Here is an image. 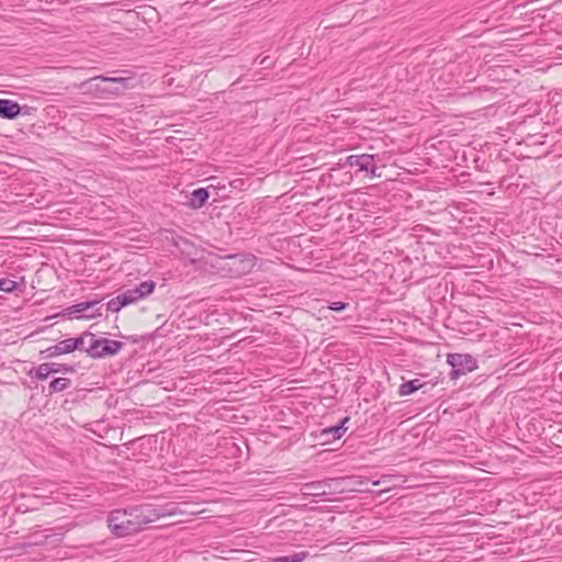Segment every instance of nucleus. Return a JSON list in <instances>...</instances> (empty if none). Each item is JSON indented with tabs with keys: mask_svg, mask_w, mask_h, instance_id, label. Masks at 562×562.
<instances>
[{
	"mask_svg": "<svg viewBox=\"0 0 562 562\" xmlns=\"http://www.w3.org/2000/svg\"><path fill=\"white\" fill-rule=\"evenodd\" d=\"M151 522L149 504L114 509L106 518L108 528L117 538L138 533Z\"/></svg>",
	"mask_w": 562,
	"mask_h": 562,
	"instance_id": "f257e3e1",
	"label": "nucleus"
},
{
	"mask_svg": "<svg viewBox=\"0 0 562 562\" xmlns=\"http://www.w3.org/2000/svg\"><path fill=\"white\" fill-rule=\"evenodd\" d=\"M130 78L106 77L103 75L90 78L81 83V88L87 92H93L99 95L120 94L130 88Z\"/></svg>",
	"mask_w": 562,
	"mask_h": 562,
	"instance_id": "f03ea898",
	"label": "nucleus"
},
{
	"mask_svg": "<svg viewBox=\"0 0 562 562\" xmlns=\"http://www.w3.org/2000/svg\"><path fill=\"white\" fill-rule=\"evenodd\" d=\"M124 344L104 337L97 338L94 334L89 335V346L85 349L86 353L92 359H101L104 357L117 355Z\"/></svg>",
	"mask_w": 562,
	"mask_h": 562,
	"instance_id": "7ed1b4c3",
	"label": "nucleus"
},
{
	"mask_svg": "<svg viewBox=\"0 0 562 562\" xmlns=\"http://www.w3.org/2000/svg\"><path fill=\"white\" fill-rule=\"evenodd\" d=\"M447 362L451 366L449 373L451 380H456L477 368L476 359L468 353H449Z\"/></svg>",
	"mask_w": 562,
	"mask_h": 562,
	"instance_id": "20e7f679",
	"label": "nucleus"
},
{
	"mask_svg": "<svg viewBox=\"0 0 562 562\" xmlns=\"http://www.w3.org/2000/svg\"><path fill=\"white\" fill-rule=\"evenodd\" d=\"M189 504L188 503H167L161 506H153L149 505V512L151 521L155 522L160 518L164 517H171V516H182L188 514H194V512L189 510L187 508Z\"/></svg>",
	"mask_w": 562,
	"mask_h": 562,
	"instance_id": "39448f33",
	"label": "nucleus"
},
{
	"mask_svg": "<svg viewBox=\"0 0 562 562\" xmlns=\"http://www.w3.org/2000/svg\"><path fill=\"white\" fill-rule=\"evenodd\" d=\"M387 476H383L382 480L371 481L374 486L380 485L386 481ZM370 479L367 476H346L336 479V484H342L341 491L348 490L350 492L366 493L370 492L368 487Z\"/></svg>",
	"mask_w": 562,
	"mask_h": 562,
	"instance_id": "423d86ee",
	"label": "nucleus"
},
{
	"mask_svg": "<svg viewBox=\"0 0 562 562\" xmlns=\"http://www.w3.org/2000/svg\"><path fill=\"white\" fill-rule=\"evenodd\" d=\"M346 165L349 167L357 168V171L368 172L371 178L380 177V173H376L378 169L375 166V159L373 155H350L346 159Z\"/></svg>",
	"mask_w": 562,
	"mask_h": 562,
	"instance_id": "0eeeda50",
	"label": "nucleus"
},
{
	"mask_svg": "<svg viewBox=\"0 0 562 562\" xmlns=\"http://www.w3.org/2000/svg\"><path fill=\"white\" fill-rule=\"evenodd\" d=\"M336 484V479L313 481L304 483L301 486V492L306 496L322 497L330 494L331 484Z\"/></svg>",
	"mask_w": 562,
	"mask_h": 562,
	"instance_id": "6e6552de",
	"label": "nucleus"
},
{
	"mask_svg": "<svg viewBox=\"0 0 562 562\" xmlns=\"http://www.w3.org/2000/svg\"><path fill=\"white\" fill-rule=\"evenodd\" d=\"M350 420L349 416L342 418L338 425L330 426L321 430L319 438L323 439V443H329L336 439H340L347 431L346 424Z\"/></svg>",
	"mask_w": 562,
	"mask_h": 562,
	"instance_id": "1a4fd4ad",
	"label": "nucleus"
},
{
	"mask_svg": "<svg viewBox=\"0 0 562 562\" xmlns=\"http://www.w3.org/2000/svg\"><path fill=\"white\" fill-rule=\"evenodd\" d=\"M89 335H90V331L86 330L82 334H80L78 337L67 338V339L59 341L63 353L66 355V353H71L75 350H80V351L85 350L83 346H85L87 338H89Z\"/></svg>",
	"mask_w": 562,
	"mask_h": 562,
	"instance_id": "9d476101",
	"label": "nucleus"
},
{
	"mask_svg": "<svg viewBox=\"0 0 562 562\" xmlns=\"http://www.w3.org/2000/svg\"><path fill=\"white\" fill-rule=\"evenodd\" d=\"M209 189L210 187L193 190L186 205L191 210H199L203 207L210 198Z\"/></svg>",
	"mask_w": 562,
	"mask_h": 562,
	"instance_id": "9b49d317",
	"label": "nucleus"
},
{
	"mask_svg": "<svg viewBox=\"0 0 562 562\" xmlns=\"http://www.w3.org/2000/svg\"><path fill=\"white\" fill-rule=\"evenodd\" d=\"M21 114V106L16 101L0 99V117L14 120Z\"/></svg>",
	"mask_w": 562,
	"mask_h": 562,
	"instance_id": "f8f14e48",
	"label": "nucleus"
},
{
	"mask_svg": "<svg viewBox=\"0 0 562 562\" xmlns=\"http://www.w3.org/2000/svg\"><path fill=\"white\" fill-rule=\"evenodd\" d=\"M100 302H101V300H92V301L77 303V304H74L71 306L64 308L60 314L68 318H72V317L77 318L76 314L85 313L89 308H92V307L99 305Z\"/></svg>",
	"mask_w": 562,
	"mask_h": 562,
	"instance_id": "ddd939ff",
	"label": "nucleus"
},
{
	"mask_svg": "<svg viewBox=\"0 0 562 562\" xmlns=\"http://www.w3.org/2000/svg\"><path fill=\"white\" fill-rule=\"evenodd\" d=\"M155 288H156V282L153 280H147V281L140 282L137 286L132 289V291L138 302L139 300H143V299L149 296L154 292Z\"/></svg>",
	"mask_w": 562,
	"mask_h": 562,
	"instance_id": "4468645a",
	"label": "nucleus"
},
{
	"mask_svg": "<svg viewBox=\"0 0 562 562\" xmlns=\"http://www.w3.org/2000/svg\"><path fill=\"white\" fill-rule=\"evenodd\" d=\"M71 385V380L68 378H55L48 385L46 395L50 396L55 393L63 392L67 390ZM43 393H45V389H43Z\"/></svg>",
	"mask_w": 562,
	"mask_h": 562,
	"instance_id": "2eb2a0df",
	"label": "nucleus"
},
{
	"mask_svg": "<svg viewBox=\"0 0 562 562\" xmlns=\"http://www.w3.org/2000/svg\"><path fill=\"white\" fill-rule=\"evenodd\" d=\"M53 373V364H50V362H45V363H42L37 367H33L30 371H29V375L31 378H36L37 380L40 381H44L48 378L49 374Z\"/></svg>",
	"mask_w": 562,
	"mask_h": 562,
	"instance_id": "dca6fc26",
	"label": "nucleus"
},
{
	"mask_svg": "<svg viewBox=\"0 0 562 562\" xmlns=\"http://www.w3.org/2000/svg\"><path fill=\"white\" fill-rule=\"evenodd\" d=\"M423 384L419 382V380H411L402 383L398 387V394L401 396H407L416 392L417 390L422 389Z\"/></svg>",
	"mask_w": 562,
	"mask_h": 562,
	"instance_id": "f3484780",
	"label": "nucleus"
},
{
	"mask_svg": "<svg viewBox=\"0 0 562 562\" xmlns=\"http://www.w3.org/2000/svg\"><path fill=\"white\" fill-rule=\"evenodd\" d=\"M64 355L60 348L59 342L54 346H50L40 352L42 359L54 358Z\"/></svg>",
	"mask_w": 562,
	"mask_h": 562,
	"instance_id": "a211bd4d",
	"label": "nucleus"
},
{
	"mask_svg": "<svg viewBox=\"0 0 562 562\" xmlns=\"http://www.w3.org/2000/svg\"><path fill=\"white\" fill-rule=\"evenodd\" d=\"M18 288L16 281L10 280L8 278L0 279V291L5 293H12Z\"/></svg>",
	"mask_w": 562,
	"mask_h": 562,
	"instance_id": "6ab92c4d",
	"label": "nucleus"
},
{
	"mask_svg": "<svg viewBox=\"0 0 562 562\" xmlns=\"http://www.w3.org/2000/svg\"><path fill=\"white\" fill-rule=\"evenodd\" d=\"M117 297L121 300V302L124 306H127L130 304H134L137 302L135 295L133 294L132 289L119 294Z\"/></svg>",
	"mask_w": 562,
	"mask_h": 562,
	"instance_id": "aec40b11",
	"label": "nucleus"
},
{
	"mask_svg": "<svg viewBox=\"0 0 562 562\" xmlns=\"http://www.w3.org/2000/svg\"><path fill=\"white\" fill-rule=\"evenodd\" d=\"M50 364H53V373H59V372H63V373H74L76 370H75V367L74 366H70V364H66V363H55V362H50Z\"/></svg>",
	"mask_w": 562,
	"mask_h": 562,
	"instance_id": "412c9836",
	"label": "nucleus"
},
{
	"mask_svg": "<svg viewBox=\"0 0 562 562\" xmlns=\"http://www.w3.org/2000/svg\"><path fill=\"white\" fill-rule=\"evenodd\" d=\"M101 308H102V305L100 306H94L92 308H89L86 313L87 314H83V315H80V316H77V318H87V319H91V318H95L98 316H102V313H101Z\"/></svg>",
	"mask_w": 562,
	"mask_h": 562,
	"instance_id": "4be33fe9",
	"label": "nucleus"
},
{
	"mask_svg": "<svg viewBox=\"0 0 562 562\" xmlns=\"http://www.w3.org/2000/svg\"><path fill=\"white\" fill-rule=\"evenodd\" d=\"M124 307L121 300L115 296L106 303V310L111 312H119Z\"/></svg>",
	"mask_w": 562,
	"mask_h": 562,
	"instance_id": "5701e85b",
	"label": "nucleus"
},
{
	"mask_svg": "<svg viewBox=\"0 0 562 562\" xmlns=\"http://www.w3.org/2000/svg\"><path fill=\"white\" fill-rule=\"evenodd\" d=\"M50 538H55L54 541H56V542H60L61 539H63V537H59L57 535H45L42 538H40L38 540H35V541L31 542L30 544H32V546H42V544L47 543Z\"/></svg>",
	"mask_w": 562,
	"mask_h": 562,
	"instance_id": "b1692460",
	"label": "nucleus"
},
{
	"mask_svg": "<svg viewBox=\"0 0 562 562\" xmlns=\"http://www.w3.org/2000/svg\"><path fill=\"white\" fill-rule=\"evenodd\" d=\"M349 306L348 303H345V302H331L329 305H328V308L334 311V312H342L345 311L347 307Z\"/></svg>",
	"mask_w": 562,
	"mask_h": 562,
	"instance_id": "393cba45",
	"label": "nucleus"
},
{
	"mask_svg": "<svg viewBox=\"0 0 562 562\" xmlns=\"http://www.w3.org/2000/svg\"><path fill=\"white\" fill-rule=\"evenodd\" d=\"M267 59H268V57L262 58V59L260 60L259 65H265V60H267Z\"/></svg>",
	"mask_w": 562,
	"mask_h": 562,
	"instance_id": "a878e982",
	"label": "nucleus"
}]
</instances>
